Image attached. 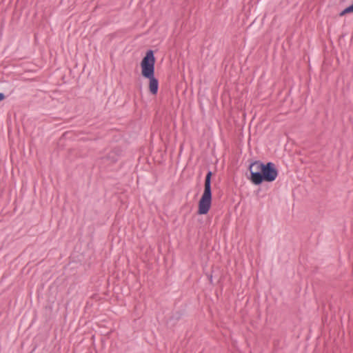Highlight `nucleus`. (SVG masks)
<instances>
[{"label": "nucleus", "mask_w": 353, "mask_h": 353, "mask_svg": "<svg viewBox=\"0 0 353 353\" xmlns=\"http://www.w3.org/2000/svg\"><path fill=\"white\" fill-rule=\"evenodd\" d=\"M249 171V179L256 185L261 184L263 181L272 182L278 176V170L272 162L265 164L260 161H255L250 163Z\"/></svg>", "instance_id": "1"}, {"label": "nucleus", "mask_w": 353, "mask_h": 353, "mask_svg": "<svg viewBox=\"0 0 353 353\" xmlns=\"http://www.w3.org/2000/svg\"><path fill=\"white\" fill-rule=\"evenodd\" d=\"M5 98V94L3 93L0 92V101H3Z\"/></svg>", "instance_id": "6"}, {"label": "nucleus", "mask_w": 353, "mask_h": 353, "mask_svg": "<svg viewBox=\"0 0 353 353\" xmlns=\"http://www.w3.org/2000/svg\"><path fill=\"white\" fill-rule=\"evenodd\" d=\"M352 12H353V3L352 5H350V6L347 7L346 8H345L343 10H342L339 13V15L340 17H343L347 14L352 13Z\"/></svg>", "instance_id": "4"}, {"label": "nucleus", "mask_w": 353, "mask_h": 353, "mask_svg": "<svg viewBox=\"0 0 353 353\" xmlns=\"http://www.w3.org/2000/svg\"><path fill=\"white\" fill-rule=\"evenodd\" d=\"M212 172L209 171L205 179L204 191L199 201V214H206L211 207L212 203V190H211V177Z\"/></svg>", "instance_id": "3"}, {"label": "nucleus", "mask_w": 353, "mask_h": 353, "mask_svg": "<svg viewBox=\"0 0 353 353\" xmlns=\"http://www.w3.org/2000/svg\"><path fill=\"white\" fill-rule=\"evenodd\" d=\"M110 158H112V162H116L117 161V158H114V157H111V153L108 154L105 157V159H108Z\"/></svg>", "instance_id": "5"}, {"label": "nucleus", "mask_w": 353, "mask_h": 353, "mask_svg": "<svg viewBox=\"0 0 353 353\" xmlns=\"http://www.w3.org/2000/svg\"><path fill=\"white\" fill-rule=\"evenodd\" d=\"M156 59L152 50L146 52L141 62V74L149 79V91L156 95L159 90V80L154 77Z\"/></svg>", "instance_id": "2"}]
</instances>
